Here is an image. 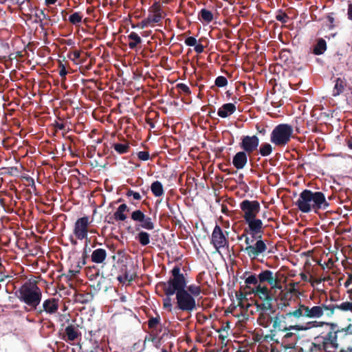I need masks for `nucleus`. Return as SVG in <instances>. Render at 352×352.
Masks as SVG:
<instances>
[{"label": "nucleus", "mask_w": 352, "mask_h": 352, "mask_svg": "<svg viewBox=\"0 0 352 352\" xmlns=\"http://www.w3.org/2000/svg\"><path fill=\"white\" fill-rule=\"evenodd\" d=\"M294 129L289 124H279L272 131L270 141L275 146L284 147L293 138Z\"/></svg>", "instance_id": "6e6552de"}, {"label": "nucleus", "mask_w": 352, "mask_h": 352, "mask_svg": "<svg viewBox=\"0 0 352 352\" xmlns=\"http://www.w3.org/2000/svg\"><path fill=\"white\" fill-rule=\"evenodd\" d=\"M170 277L167 281L160 282V286L165 296L175 294V309L187 313H191L197 309L195 298L186 291L187 280L179 265H175L170 271Z\"/></svg>", "instance_id": "f257e3e1"}, {"label": "nucleus", "mask_w": 352, "mask_h": 352, "mask_svg": "<svg viewBox=\"0 0 352 352\" xmlns=\"http://www.w3.org/2000/svg\"><path fill=\"white\" fill-rule=\"evenodd\" d=\"M279 59L285 64H289L292 62V53L290 50L283 49L279 52Z\"/></svg>", "instance_id": "7c9ffc66"}, {"label": "nucleus", "mask_w": 352, "mask_h": 352, "mask_svg": "<svg viewBox=\"0 0 352 352\" xmlns=\"http://www.w3.org/2000/svg\"><path fill=\"white\" fill-rule=\"evenodd\" d=\"M194 47H195V51L197 54H201L204 50V46L201 43H198V44L197 43Z\"/></svg>", "instance_id": "6e6d98bb"}, {"label": "nucleus", "mask_w": 352, "mask_h": 352, "mask_svg": "<svg viewBox=\"0 0 352 352\" xmlns=\"http://www.w3.org/2000/svg\"><path fill=\"white\" fill-rule=\"evenodd\" d=\"M138 157L142 161H146L149 159L150 155L148 151H140L138 153Z\"/></svg>", "instance_id": "09e8293b"}, {"label": "nucleus", "mask_w": 352, "mask_h": 352, "mask_svg": "<svg viewBox=\"0 0 352 352\" xmlns=\"http://www.w3.org/2000/svg\"><path fill=\"white\" fill-rule=\"evenodd\" d=\"M126 196L129 198L130 197H133L135 200H140L142 199V196L138 192H135L131 189H128L126 192Z\"/></svg>", "instance_id": "a18cd8bd"}, {"label": "nucleus", "mask_w": 352, "mask_h": 352, "mask_svg": "<svg viewBox=\"0 0 352 352\" xmlns=\"http://www.w3.org/2000/svg\"><path fill=\"white\" fill-rule=\"evenodd\" d=\"M240 208L243 212L244 221L256 218L260 212L261 206L258 201H250L245 199L240 204Z\"/></svg>", "instance_id": "4468645a"}, {"label": "nucleus", "mask_w": 352, "mask_h": 352, "mask_svg": "<svg viewBox=\"0 0 352 352\" xmlns=\"http://www.w3.org/2000/svg\"><path fill=\"white\" fill-rule=\"evenodd\" d=\"M9 276L6 273V268L3 265L0 266V282L4 281Z\"/></svg>", "instance_id": "603ef678"}, {"label": "nucleus", "mask_w": 352, "mask_h": 352, "mask_svg": "<svg viewBox=\"0 0 352 352\" xmlns=\"http://www.w3.org/2000/svg\"><path fill=\"white\" fill-rule=\"evenodd\" d=\"M250 293L254 294L261 300V302H256L255 303L258 312L257 322L258 324L266 325L268 321L271 320L270 314L276 311V309L272 304L274 296L271 289L266 285L258 284L252 288Z\"/></svg>", "instance_id": "20e7f679"}, {"label": "nucleus", "mask_w": 352, "mask_h": 352, "mask_svg": "<svg viewBox=\"0 0 352 352\" xmlns=\"http://www.w3.org/2000/svg\"><path fill=\"white\" fill-rule=\"evenodd\" d=\"M272 152V146L270 144L265 142L261 144L259 148V153L263 157L270 155Z\"/></svg>", "instance_id": "72a5a7b5"}, {"label": "nucleus", "mask_w": 352, "mask_h": 352, "mask_svg": "<svg viewBox=\"0 0 352 352\" xmlns=\"http://www.w3.org/2000/svg\"><path fill=\"white\" fill-rule=\"evenodd\" d=\"M283 351L278 352H302L303 349L301 346L296 345V343H290L289 345L283 346Z\"/></svg>", "instance_id": "c9c22d12"}, {"label": "nucleus", "mask_w": 352, "mask_h": 352, "mask_svg": "<svg viewBox=\"0 0 352 352\" xmlns=\"http://www.w3.org/2000/svg\"><path fill=\"white\" fill-rule=\"evenodd\" d=\"M151 190L155 197H161L164 193L163 185L159 181H155L151 184Z\"/></svg>", "instance_id": "cd10ccee"}, {"label": "nucleus", "mask_w": 352, "mask_h": 352, "mask_svg": "<svg viewBox=\"0 0 352 352\" xmlns=\"http://www.w3.org/2000/svg\"><path fill=\"white\" fill-rule=\"evenodd\" d=\"M199 17L201 20L209 23L213 20V14L210 10L204 8L199 12Z\"/></svg>", "instance_id": "2f4dec72"}, {"label": "nucleus", "mask_w": 352, "mask_h": 352, "mask_svg": "<svg viewBox=\"0 0 352 352\" xmlns=\"http://www.w3.org/2000/svg\"><path fill=\"white\" fill-rule=\"evenodd\" d=\"M107 257V252L104 249L98 248L94 250L91 255V261L96 264L102 263Z\"/></svg>", "instance_id": "b1692460"}, {"label": "nucleus", "mask_w": 352, "mask_h": 352, "mask_svg": "<svg viewBox=\"0 0 352 352\" xmlns=\"http://www.w3.org/2000/svg\"><path fill=\"white\" fill-rule=\"evenodd\" d=\"M59 300L55 298H49L43 302L42 306H38L37 311H35L36 316H42L43 313L47 315H55L58 313Z\"/></svg>", "instance_id": "2eb2a0df"}, {"label": "nucleus", "mask_w": 352, "mask_h": 352, "mask_svg": "<svg viewBox=\"0 0 352 352\" xmlns=\"http://www.w3.org/2000/svg\"><path fill=\"white\" fill-rule=\"evenodd\" d=\"M131 218L133 221L139 223L135 227V230L139 232L135 236V240L142 246L148 245L150 243L151 235L148 232L141 230V229L146 230H153L155 228V223L152 219L146 216L140 210H135L132 212Z\"/></svg>", "instance_id": "0eeeda50"}, {"label": "nucleus", "mask_w": 352, "mask_h": 352, "mask_svg": "<svg viewBox=\"0 0 352 352\" xmlns=\"http://www.w3.org/2000/svg\"><path fill=\"white\" fill-rule=\"evenodd\" d=\"M26 181L28 182L29 186H30L34 189H36V184L34 180L31 177H28L25 178Z\"/></svg>", "instance_id": "052dcab7"}, {"label": "nucleus", "mask_w": 352, "mask_h": 352, "mask_svg": "<svg viewBox=\"0 0 352 352\" xmlns=\"http://www.w3.org/2000/svg\"><path fill=\"white\" fill-rule=\"evenodd\" d=\"M80 54H81L80 51L76 50V51H74L73 52H71L70 54L69 55V57L73 61H76L80 57Z\"/></svg>", "instance_id": "864d4df0"}, {"label": "nucleus", "mask_w": 352, "mask_h": 352, "mask_svg": "<svg viewBox=\"0 0 352 352\" xmlns=\"http://www.w3.org/2000/svg\"><path fill=\"white\" fill-rule=\"evenodd\" d=\"M35 17L37 20H40V19H41L43 21L44 19L50 21V16L46 14L43 10H38V12L35 14Z\"/></svg>", "instance_id": "de8ad7c7"}, {"label": "nucleus", "mask_w": 352, "mask_h": 352, "mask_svg": "<svg viewBox=\"0 0 352 352\" xmlns=\"http://www.w3.org/2000/svg\"><path fill=\"white\" fill-rule=\"evenodd\" d=\"M285 334L282 337V346L289 345L290 343H296L297 336L294 333L290 332V331H285Z\"/></svg>", "instance_id": "bb28decb"}, {"label": "nucleus", "mask_w": 352, "mask_h": 352, "mask_svg": "<svg viewBox=\"0 0 352 352\" xmlns=\"http://www.w3.org/2000/svg\"><path fill=\"white\" fill-rule=\"evenodd\" d=\"M236 106L233 103H226L223 104L217 111V114L219 117L226 118L230 115L233 114L236 111Z\"/></svg>", "instance_id": "5701e85b"}, {"label": "nucleus", "mask_w": 352, "mask_h": 352, "mask_svg": "<svg viewBox=\"0 0 352 352\" xmlns=\"http://www.w3.org/2000/svg\"><path fill=\"white\" fill-rule=\"evenodd\" d=\"M47 6L54 4L57 0H45Z\"/></svg>", "instance_id": "338daca9"}, {"label": "nucleus", "mask_w": 352, "mask_h": 352, "mask_svg": "<svg viewBox=\"0 0 352 352\" xmlns=\"http://www.w3.org/2000/svg\"><path fill=\"white\" fill-rule=\"evenodd\" d=\"M245 283L246 285H253L254 287L259 284L258 275L252 274L245 278ZM246 288L250 289V287L246 285Z\"/></svg>", "instance_id": "58836bf2"}, {"label": "nucleus", "mask_w": 352, "mask_h": 352, "mask_svg": "<svg viewBox=\"0 0 352 352\" xmlns=\"http://www.w3.org/2000/svg\"><path fill=\"white\" fill-rule=\"evenodd\" d=\"M32 0H12V1L16 4L19 5L21 6L23 4H24L25 2L28 3H30Z\"/></svg>", "instance_id": "680f3d73"}, {"label": "nucleus", "mask_w": 352, "mask_h": 352, "mask_svg": "<svg viewBox=\"0 0 352 352\" xmlns=\"http://www.w3.org/2000/svg\"><path fill=\"white\" fill-rule=\"evenodd\" d=\"M309 352H336L333 348V343L330 337L321 334L314 338L309 349Z\"/></svg>", "instance_id": "ddd939ff"}, {"label": "nucleus", "mask_w": 352, "mask_h": 352, "mask_svg": "<svg viewBox=\"0 0 352 352\" xmlns=\"http://www.w3.org/2000/svg\"><path fill=\"white\" fill-rule=\"evenodd\" d=\"M248 162V155L244 151L236 153L232 159L233 166L238 170L243 169Z\"/></svg>", "instance_id": "4be33fe9"}, {"label": "nucleus", "mask_w": 352, "mask_h": 352, "mask_svg": "<svg viewBox=\"0 0 352 352\" xmlns=\"http://www.w3.org/2000/svg\"><path fill=\"white\" fill-rule=\"evenodd\" d=\"M270 319L267 324H259L260 326L267 328L272 324V329H270V336L271 340H274L278 333L285 332L291 330L303 331L308 328L302 325L296 324L297 320L302 318L301 310L298 307L292 311L285 314L280 312H273L270 314Z\"/></svg>", "instance_id": "f03ea898"}, {"label": "nucleus", "mask_w": 352, "mask_h": 352, "mask_svg": "<svg viewBox=\"0 0 352 352\" xmlns=\"http://www.w3.org/2000/svg\"><path fill=\"white\" fill-rule=\"evenodd\" d=\"M327 50V43L324 39L320 38L314 47L313 52L316 55L322 54Z\"/></svg>", "instance_id": "c756f323"}, {"label": "nucleus", "mask_w": 352, "mask_h": 352, "mask_svg": "<svg viewBox=\"0 0 352 352\" xmlns=\"http://www.w3.org/2000/svg\"><path fill=\"white\" fill-rule=\"evenodd\" d=\"M177 88L179 90L180 92L184 93L186 95L190 94V90L188 86L184 83H179L177 85Z\"/></svg>", "instance_id": "49530a36"}, {"label": "nucleus", "mask_w": 352, "mask_h": 352, "mask_svg": "<svg viewBox=\"0 0 352 352\" xmlns=\"http://www.w3.org/2000/svg\"><path fill=\"white\" fill-rule=\"evenodd\" d=\"M298 308L301 310L302 318H320L324 313L327 317H331L334 314L333 304L329 305L322 304L321 305H316L310 307L300 303Z\"/></svg>", "instance_id": "1a4fd4ad"}, {"label": "nucleus", "mask_w": 352, "mask_h": 352, "mask_svg": "<svg viewBox=\"0 0 352 352\" xmlns=\"http://www.w3.org/2000/svg\"><path fill=\"white\" fill-rule=\"evenodd\" d=\"M333 15V13H330L327 16V21L329 22V29H330V30L333 29L335 27V25L333 24L335 19H334V17Z\"/></svg>", "instance_id": "3c124183"}, {"label": "nucleus", "mask_w": 352, "mask_h": 352, "mask_svg": "<svg viewBox=\"0 0 352 352\" xmlns=\"http://www.w3.org/2000/svg\"><path fill=\"white\" fill-rule=\"evenodd\" d=\"M130 209L126 204H122L118 206L116 211L112 217L107 221L108 223H114V221H124L126 219V212H129Z\"/></svg>", "instance_id": "aec40b11"}, {"label": "nucleus", "mask_w": 352, "mask_h": 352, "mask_svg": "<svg viewBox=\"0 0 352 352\" xmlns=\"http://www.w3.org/2000/svg\"><path fill=\"white\" fill-rule=\"evenodd\" d=\"M279 276L278 272L274 274L272 271L269 270H263L258 274L259 284L262 285L267 283L271 286V289H280Z\"/></svg>", "instance_id": "f3484780"}, {"label": "nucleus", "mask_w": 352, "mask_h": 352, "mask_svg": "<svg viewBox=\"0 0 352 352\" xmlns=\"http://www.w3.org/2000/svg\"><path fill=\"white\" fill-rule=\"evenodd\" d=\"M259 144V139L256 135H245L241 138L240 147L247 154H251L256 151Z\"/></svg>", "instance_id": "6ab92c4d"}, {"label": "nucleus", "mask_w": 352, "mask_h": 352, "mask_svg": "<svg viewBox=\"0 0 352 352\" xmlns=\"http://www.w3.org/2000/svg\"><path fill=\"white\" fill-rule=\"evenodd\" d=\"M113 147L118 154H124L129 152L130 146L128 143L120 144L116 143L113 144Z\"/></svg>", "instance_id": "473e14b6"}, {"label": "nucleus", "mask_w": 352, "mask_h": 352, "mask_svg": "<svg viewBox=\"0 0 352 352\" xmlns=\"http://www.w3.org/2000/svg\"><path fill=\"white\" fill-rule=\"evenodd\" d=\"M82 14L80 12H76L73 13L69 16V21L73 25H78L81 23Z\"/></svg>", "instance_id": "e433bc0d"}, {"label": "nucleus", "mask_w": 352, "mask_h": 352, "mask_svg": "<svg viewBox=\"0 0 352 352\" xmlns=\"http://www.w3.org/2000/svg\"><path fill=\"white\" fill-rule=\"evenodd\" d=\"M346 145L350 149H352V138L346 140Z\"/></svg>", "instance_id": "774afa93"}, {"label": "nucleus", "mask_w": 352, "mask_h": 352, "mask_svg": "<svg viewBox=\"0 0 352 352\" xmlns=\"http://www.w3.org/2000/svg\"><path fill=\"white\" fill-rule=\"evenodd\" d=\"M78 297L79 301L82 304H86L89 302V301L92 300L94 298L93 295L89 293L86 294H78Z\"/></svg>", "instance_id": "c03bdc74"}, {"label": "nucleus", "mask_w": 352, "mask_h": 352, "mask_svg": "<svg viewBox=\"0 0 352 352\" xmlns=\"http://www.w3.org/2000/svg\"><path fill=\"white\" fill-rule=\"evenodd\" d=\"M210 243L217 251H219L220 248L228 247L229 241L218 224H216L212 230Z\"/></svg>", "instance_id": "dca6fc26"}, {"label": "nucleus", "mask_w": 352, "mask_h": 352, "mask_svg": "<svg viewBox=\"0 0 352 352\" xmlns=\"http://www.w3.org/2000/svg\"><path fill=\"white\" fill-rule=\"evenodd\" d=\"M308 324H311V327H322L323 325L328 326L329 331L326 334V336L327 338H331L335 351L336 352H346L340 347L338 341L352 335V324H349L346 327H340L336 322H318L316 320L310 322Z\"/></svg>", "instance_id": "39448f33"}, {"label": "nucleus", "mask_w": 352, "mask_h": 352, "mask_svg": "<svg viewBox=\"0 0 352 352\" xmlns=\"http://www.w3.org/2000/svg\"><path fill=\"white\" fill-rule=\"evenodd\" d=\"M65 333L67 336L66 340L71 342L75 341L81 335L77 327H75L73 324H69L66 327Z\"/></svg>", "instance_id": "393cba45"}, {"label": "nucleus", "mask_w": 352, "mask_h": 352, "mask_svg": "<svg viewBox=\"0 0 352 352\" xmlns=\"http://www.w3.org/2000/svg\"><path fill=\"white\" fill-rule=\"evenodd\" d=\"M171 296H166V298L163 300V308L168 311H172L173 303L170 298Z\"/></svg>", "instance_id": "a19ab883"}, {"label": "nucleus", "mask_w": 352, "mask_h": 352, "mask_svg": "<svg viewBox=\"0 0 352 352\" xmlns=\"http://www.w3.org/2000/svg\"><path fill=\"white\" fill-rule=\"evenodd\" d=\"M245 222L248 225V227L244 229L243 233L238 236L239 240L249 237L248 235H250L252 239L262 238L265 227L261 219L254 218L246 220Z\"/></svg>", "instance_id": "f8f14e48"}, {"label": "nucleus", "mask_w": 352, "mask_h": 352, "mask_svg": "<svg viewBox=\"0 0 352 352\" xmlns=\"http://www.w3.org/2000/svg\"><path fill=\"white\" fill-rule=\"evenodd\" d=\"M245 243L246 247L244 251L251 260L257 258L260 255L264 254L267 250V246L262 238L252 239L246 237Z\"/></svg>", "instance_id": "9b49d317"}, {"label": "nucleus", "mask_w": 352, "mask_h": 352, "mask_svg": "<svg viewBox=\"0 0 352 352\" xmlns=\"http://www.w3.org/2000/svg\"><path fill=\"white\" fill-rule=\"evenodd\" d=\"M300 276L303 281L311 283V279H309L308 276L305 273H300Z\"/></svg>", "instance_id": "e2e57ef3"}, {"label": "nucleus", "mask_w": 352, "mask_h": 352, "mask_svg": "<svg viewBox=\"0 0 352 352\" xmlns=\"http://www.w3.org/2000/svg\"><path fill=\"white\" fill-rule=\"evenodd\" d=\"M54 126L56 129H59V130H65V124L63 122H56L54 124Z\"/></svg>", "instance_id": "4d7b16f0"}, {"label": "nucleus", "mask_w": 352, "mask_h": 352, "mask_svg": "<svg viewBox=\"0 0 352 352\" xmlns=\"http://www.w3.org/2000/svg\"><path fill=\"white\" fill-rule=\"evenodd\" d=\"M18 298L25 303L26 311H35L38 309L42 299L41 289L36 284H24L18 290Z\"/></svg>", "instance_id": "423d86ee"}, {"label": "nucleus", "mask_w": 352, "mask_h": 352, "mask_svg": "<svg viewBox=\"0 0 352 352\" xmlns=\"http://www.w3.org/2000/svg\"><path fill=\"white\" fill-rule=\"evenodd\" d=\"M214 84L218 87H223L227 85L228 80L225 76H219L215 79Z\"/></svg>", "instance_id": "37998d69"}, {"label": "nucleus", "mask_w": 352, "mask_h": 352, "mask_svg": "<svg viewBox=\"0 0 352 352\" xmlns=\"http://www.w3.org/2000/svg\"><path fill=\"white\" fill-rule=\"evenodd\" d=\"M89 224V218L87 216L80 217L76 220L73 232L77 239H87Z\"/></svg>", "instance_id": "a211bd4d"}, {"label": "nucleus", "mask_w": 352, "mask_h": 352, "mask_svg": "<svg viewBox=\"0 0 352 352\" xmlns=\"http://www.w3.org/2000/svg\"><path fill=\"white\" fill-rule=\"evenodd\" d=\"M256 128L258 132L259 133H261V135H265L266 134L267 131L265 127H263L261 125L256 124Z\"/></svg>", "instance_id": "bf43d9fd"}, {"label": "nucleus", "mask_w": 352, "mask_h": 352, "mask_svg": "<svg viewBox=\"0 0 352 352\" xmlns=\"http://www.w3.org/2000/svg\"><path fill=\"white\" fill-rule=\"evenodd\" d=\"M156 315V317L149 316L147 322L151 335L155 336H157L162 331L160 316L158 314Z\"/></svg>", "instance_id": "412c9836"}, {"label": "nucleus", "mask_w": 352, "mask_h": 352, "mask_svg": "<svg viewBox=\"0 0 352 352\" xmlns=\"http://www.w3.org/2000/svg\"><path fill=\"white\" fill-rule=\"evenodd\" d=\"M347 17L349 21H352V3H351L348 4Z\"/></svg>", "instance_id": "13d9d810"}, {"label": "nucleus", "mask_w": 352, "mask_h": 352, "mask_svg": "<svg viewBox=\"0 0 352 352\" xmlns=\"http://www.w3.org/2000/svg\"><path fill=\"white\" fill-rule=\"evenodd\" d=\"M67 74V71L66 70L65 67L63 64L60 63L59 65V75L61 77V82L63 85V87L66 89L67 87L65 85V82L66 80V75Z\"/></svg>", "instance_id": "ea45409f"}, {"label": "nucleus", "mask_w": 352, "mask_h": 352, "mask_svg": "<svg viewBox=\"0 0 352 352\" xmlns=\"http://www.w3.org/2000/svg\"><path fill=\"white\" fill-rule=\"evenodd\" d=\"M186 291H188L195 298L201 294V287L195 284L186 285Z\"/></svg>", "instance_id": "f704fd0d"}, {"label": "nucleus", "mask_w": 352, "mask_h": 352, "mask_svg": "<svg viewBox=\"0 0 352 352\" xmlns=\"http://www.w3.org/2000/svg\"><path fill=\"white\" fill-rule=\"evenodd\" d=\"M295 205L303 213L311 212L318 213L321 210L327 209L329 203L327 201L323 192L320 191L313 192L311 190L305 189L300 193Z\"/></svg>", "instance_id": "7ed1b4c3"}, {"label": "nucleus", "mask_w": 352, "mask_h": 352, "mask_svg": "<svg viewBox=\"0 0 352 352\" xmlns=\"http://www.w3.org/2000/svg\"><path fill=\"white\" fill-rule=\"evenodd\" d=\"M236 296L239 301H241L243 299L245 298V295L242 292H240L239 294L236 293Z\"/></svg>", "instance_id": "0e129e2a"}, {"label": "nucleus", "mask_w": 352, "mask_h": 352, "mask_svg": "<svg viewBox=\"0 0 352 352\" xmlns=\"http://www.w3.org/2000/svg\"><path fill=\"white\" fill-rule=\"evenodd\" d=\"M127 37L129 41L128 46L131 50L135 49L142 43L141 37L135 32H131Z\"/></svg>", "instance_id": "a878e982"}, {"label": "nucleus", "mask_w": 352, "mask_h": 352, "mask_svg": "<svg viewBox=\"0 0 352 352\" xmlns=\"http://www.w3.org/2000/svg\"><path fill=\"white\" fill-rule=\"evenodd\" d=\"M146 123L149 125V126L152 129L155 128V124L154 122H153L152 119L151 118H147L146 120Z\"/></svg>", "instance_id": "69168bd1"}, {"label": "nucleus", "mask_w": 352, "mask_h": 352, "mask_svg": "<svg viewBox=\"0 0 352 352\" xmlns=\"http://www.w3.org/2000/svg\"><path fill=\"white\" fill-rule=\"evenodd\" d=\"M334 310L336 309H340L343 311H351L352 312V302H343L340 305H333Z\"/></svg>", "instance_id": "4c0bfd02"}, {"label": "nucleus", "mask_w": 352, "mask_h": 352, "mask_svg": "<svg viewBox=\"0 0 352 352\" xmlns=\"http://www.w3.org/2000/svg\"><path fill=\"white\" fill-rule=\"evenodd\" d=\"M184 42L187 46L192 47L197 44V39L193 36H189L185 39Z\"/></svg>", "instance_id": "8fccbe9b"}, {"label": "nucleus", "mask_w": 352, "mask_h": 352, "mask_svg": "<svg viewBox=\"0 0 352 352\" xmlns=\"http://www.w3.org/2000/svg\"><path fill=\"white\" fill-rule=\"evenodd\" d=\"M346 86V82L344 80L341 79L340 78H338L335 80V85L333 90V96H339L340 94H342L344 90V87Z\"/></svg>", "instance_id": "c85d7f7f"}, {"label": "nucleus", "mask_w": 352, "mask_h": 352, "mask_svg": "<svg viewBox=\"0 0 352 352\" xmlns=\"http://www.w3.org/2000/svg\"><path fill=\"white\" fill-rule=\"evenodd\" d=\"M162 8L160 1H155L148 10V16L143 19L141 22H139L135 25H133L132 28H139L144 29L148 26H154L155 24L161 23L162 16Z\"/></svg>", "instance_id": "9d476101"}, {"label": "nucleus", "mask_w": 352, "mask_h": 352, "mask_svg": "<svg viewBox=\"0 0 352 352\" xmlns=\"http://www.w3.org/2000/svg\"><path fill=\"white\" fill-rule=\"evenodd\" d=\"M289 19L288 15L283 12L282 10H278V13L276 16V19L283 23H285L287 22Z\"/></svg>", "instance_id": "79ce46f5"}, {"label": "nucleus", "mask_w": 352, "mask_h": 352, "mask_svg": "<svg viewBox=\"0 0 352 352\" xmlns=\"http://www.w3.org/2000/svg\"><path fill=\"white\" fill-rule=\"evenodd\" d=\"M50 21H49L48 22H43V19H40V20H37L36 19L34 21V23H39V27L42 29V30H45V28L46 26H49L50 25Z\"/></svg>", "instance_id": "5fc2aeb1"}]
</instances>
